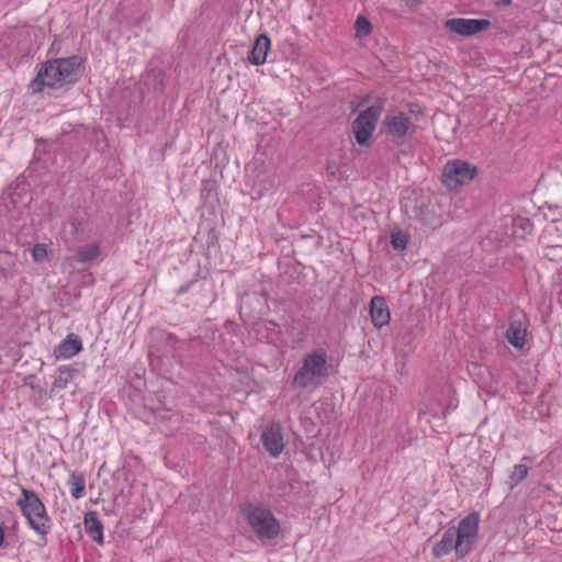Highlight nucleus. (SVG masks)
<instances>
[{"label":"nucleus","mask_w":562,"mask_h":562,"mask_svg":"<svg viewBox=\"0 0 562 562\" xmlns=\"http://www.w3.org/2000/svg\"><path fill=\"white\" fill-rule=\"evenodd\" d=\"M528 325L529 321L525 312L521 310L512 311L505 336L516 349H521L525 346Z\"/></svg>","instance_id":"9d476101"},{"label":"nucleus","mask_w":562,"mask_h":562,"mask_svg":"<svg viewBox=\"0 0 562 562\" xmlns=\"http://www.w3.org/2000/svg\"><path fill=\"white\" fill-rule=\"evenodd\" d=\"M194 283H195V280H191V281L187 282L186 284L181 285V286L178 289L177 293H178V294H184V293H187V292L191 289V286H192Z\"/></svg>","instance_id":"bb28decb"},{"label":"nucleus","mask_w":562,"mask_h":562,"mask_svg":"<svg viewBox=\"0 0 562 562\" xmlns=\"http://www.w3.org/2000/svg\"><path fill=\"white\" fill-rule=\"evenodd\" d=\"M329 375L328 353L324 348H315L307 352L302 366L294 373L292 386L294 389L317 387Z\"/></svg>","instance_id":"f03ea898"},{"label":"nucleus","mask_w":562,"mask_h":562,"mask_svg":"<svg viewBox=\"0 0 562 562\" xmlns=\"http://www.w3.org/2000/svg\"><path fill=\"white\" fill-rule=\"evenodd\" d=\"M533 224L529 218L518 216L513 220V231L516 236L524 238L526 235L531 234Z\"/></svg>","instance_id":"aec40b11"},{"label":"nucleus","mask_w":562,"mask_h":562,"mask_svg":"<svg viewBox=\"0 0 562 562\" xmlns=\"http://www.w3.org/2000/svg\"><path fill=\"white\" fill-rule=\"evenodd\" d=\"M528 465L527 464H524V463H520V464H516L514 468H513V471L510 472L509 474V477H508V486L509 488H514L515 486H517L528 474Z\"/></svg>","instance_id":"412c9836"},{"label":"nucleus","mask_w":562,"mask_h":562,"mask_svg":"<svg viewBox=\"0 0 562 562\" xmlns=\"http://www.w3.org/2000/svg\"><path fill=\"white\" fill-rule=\"evenodd\" d=\"M69 492H85V477L80 473L72 472L67 480Z\"/></svg>","instance_id":"b1692460"},{"label":"nucleus","mask_w":562,"mask_h":562,"mask_svg":"<svg viewBox=\"0 0 562 562\" xmlns=\"http://www.w3.org/2000/svg\"><path fill=\"white\" fill-rule=\"evenodd\" d=\"M409 116L404 112L387 113L382 122L385 133L397 144H403L412 128Z\"/></svg>","instance_id":"1a4fd4ad"},{"label":"nucleus","mask_w":562,"mask_h":562,"mask_svg":"<svg viewBox=\"0 0 562 562\" xmlns=\"http://www.w3.org/2000/svg\"><path fill=\"white\" fill-rule=\"evenodd\" d=\"M370 316L373 326L376 328H381L390 323L391 314L383 296L375 295L371 299Z\"/></svg>","instance_id":"4468645a"},{"label":"nucleus","mask_w":562,"mask_h":562,"mask_svg":"<svg viewBox=\"0 0 562 562\" xmlns=\"http://www.w3.org/2000/svg\"><path fill=\"white\" fill-rule=\"evenodd\" d=\"M408 235L407 233L398 229L391 233V245L395 250H404L408 244Z\"/></svg>","instance_id":"5701e85b"},{"label":"nucleus","mask_w":562,"mask_h":562,"mask_svg":"<svg viewBox=\"0 0 562 562\" xmlns=\"http://www.w3.org/2000/svg\"><path fill=\"white\" fill-rule=\"evenodd\" d=\"M4 544V530L3 527L0 525V547Z\"/></svg>","instance_id":"c85d7f7f"},{"label":"nucleus","mask_w":562,"mask_h":562,"mask_svg":"<svg viewBox=\"0 0 562 562\" xmlns=\"http://www.w3.org/2000/svg\"><path fill=\"white\" fill-rule=\"evenodd\" d=\"M150 348L161 356L171 357L175 361L182 363L186 353L190 350V342L199 340L200 337L191 336L189 339H180L175 334L164 328H153L149 333Z\"/></svg>","instance_id":"20e7f679"},{"label":"nucleus","mask_w":562,"mask_h":562,"mask_svg":"<svg viewBox=\"0 0 562 562\" xmlns=\"http://www.w3.org/2000/svg\"><path fill=\"white\" fill-rule=\"evenodd\" d=\"M261 441L265 449L273 458L281 454L284 448L282 427L279 423L267 425L261 432Z\"/></svg>","instance_id":"f8f14e48"},{"label":"nucleus","mask_w":562,"mask_h":562,"mask_svg":"<svg viewBox=\"0 0 562 562\" xmlns=\"http://www.w3.org/2000/svg\"><path fill=\"white\" fill-rule=\"evenodd\" d=\"M75 496V498H79L80 496H82L83 494H72Z\"/></svg>","instance_id":"c756f323"},{"label":"nucleus","mask_w":562,"mask_h":562,"mask_svg":"<svg viewBox=\"0 0 562 562\" xmlns=\"http://www.w3.org/2000/svg\"><path fill=\"white\" fill-rule=\"evenodd\" d=\"M101 254L99 243H92L87 246L79 247L76 251V261L79 263H91Z\"/></svg>","instance_id":"6ab92c4d"},{"label":"nucleus","mask_w":562,"mask_h":562,"mask_svg":"<svg viewBox=\"0 0 562 562\" xmlns=\"http://www.w3.org/2000/svg\"><path fill=\"white\" fill-rule=\"evenodd\" d=\"M477 175L476 167L468 161L449 160L442 169V183L450 190H459Z\"/></svg>","instance_id":"0eeeda50"},{"label":"nucleus","mask_w":562,"mask_h":562,"mask_svg":"<svg viewBox=\"0 0 562 562\" xmlns=\"http://www.w3.org/2000/svg\"><path fill=\"white\" fill-rule=\"evenodd\" d=\"M82 350V340L76 334H68L61 342L55 347L54 355L57 359H69Z\"/></svg>","instance_id":"dca6fc26"},{"label":"nucleus","mask_w":562,"mask_h":562,"mask_svg":"<svg viewBox=\"0 0 562 562\" xmlns=\"http://www.w3.org/2000/svg\"><path fill=\"white\" fill-rule=\"evenodd\" d=\"M88 222L87 214H76L70 217L69 225L71 227L70 233L74 236L80 235L85 231V226Z\"/></svg>","instance_id":"4be33fe9"},{"label":"nucleus","mask_w":562,"mask_h":562,"mask_svg":"<svg viewBox=\"0 0 562 562\" xmlns=\"http://www.w3.org/2000/svg\"><path fill=\"white\" fill-rule=\"evenodd\" d=\"M18 505L21 507L31 528L45 540V536L50 529L49 518L37 494H23V497L18 501Z\"/></svg>","instance_id":"423d86ee"},{"label":"nucleus","mask_w":562,"mask_h":562,"mask_svg":"<svg viewBox=\"0 0 562 562\" xmlns=\"http://www.w3.org/2000/svg\"><path fill=\"white\" fill-rule=\"evenodd\" d=\"M355 29L358 37H364L371 33L372 25L366 16L359 15L356 20Z\"/></svg>","instance_id":"393cba45"},{"label":"nucleus","mask_w":562,"mask_h":562,"mask_svg":"<svg viewBox=\"0 0 562 562\" xmlns=\"http://www.w3.org/2000/svg\"><path fill=\"white\" fill-rule=\"evenodd\" d=\"M510 4H512V0H498L496 2L497 7H506V5H510Z\"/></svg>","instance_id":"cd10ccee"},{"label":"nucleus","mask_w":562,"mask_h":562,"mask_svg":"<svg viewBox=\"0 0 562 562\" xmlns=\"http://www.w3.org/2000/svg\"><path fill=\"white\" fill-rule=\"evenodd\" d=\"M21 492L26 493L30 492L29 490L22 488Z\"/></svg>","instance_id":"7c9ffc66"},{"label":"nucleus","mask_w":562,"mask_h":562,"mask_svg":"<svg viewBox=\"0 0 562 562\" xmlns=\"http://www.w3.org/2000/svg\"><path fill=\"white\" fill-rule=\"evenodd\" d=\"M385 99L378 97L374 103L361 111L352 122V132L360 146H368L384 110Z\"/></svg>","instance_id":"39448f33"},{"label":"nucleus","mask_w":562,"mask_h":562,"mask_svg":"<svg viewBox=\"0 0 562 562\" xmlns=\"http://www.w3.org/2000/svg\"><path fill=\"white\" fill-rule=\"evenodd\" d=\"M452 550H454L458 558H464L467 555L464 550L460 551L459 549V540L454 535V527L448 528L443 532L441 539L432 548V554L436 558H442Z\"/></svg>","instance_id":"ddd939ff"},{"label":"nucleus","mask_w":562,"mask_h":562,"mask_svg":"<svg viewBox=\"0 0 562 562\" xmlns=\"http://www.w3.org/2000/svg\"><path fill=\"white\" fill-rule=\"evenodd\" d=\"M85 71L82 58L74 55L66 58L47 60L42 64L36 77L31 82L34 93L41 92L44 87L60 88L80 80Z\"/></svg>","instance_id":"f257e3e1"},{"label":"nucleus","mask_w":562,"mask_h":562,"mask_svg":"<svg viewBox=\"0 0 562 562\" xmlns=\"http://www.w3.org/2000/svg\"><path fill=\"white\" fill-rule=\"evenodd\" d=\"M85 528L87 533L98 543H103V526L95 512H88L85 515Z\"/></svg>","instance_id":"f3484780"},{"label":"nucleus","mask_w":562,"mask_h":562,"mask_svg":"<svg viewBox=\"0 0 562 562\" xmlns=\"http://www.w3.org/2000/svg\"><path fill=\"white\" fill-rule=\"evenodd\" d=\"M271 42L268 35L260 34L255 40V43L248 54V61L251 65L260 66L263 65L268 59V53L270 50Z\"/></svg>","instance_id":"2eb2a0df"},{"label":"nucleus","mask_w":562,"mask_h":562,"mask_svg":"<svg viewBox=\"0 0 562 562\" xmlns=\"http://www.w3.org/2000/svg\"><path fill=\"white\" fill-rule=\"evenodd\" d=\"M490 26L491 22L486 19L453 18L445 21L447 30L467 37L486 31Z\"/></svg>","instance_id":"9b49d317"},{"label":"nucleus","mask_w":562,"mask_h":562,"mask_svg":"<svg viewBox=\"0 0 562 562\" xmlns=\"http://www.w3.org/2000/svg\"><path fill=\"white\" fill-rule=\"evenodd\" d=\"M240 513L260 539H274L281 531L279 520L271 509L260 503H244Z\"/></svg>","instance_id":"7ed1b4c3"},{"label":"nucleus","mask_w":562,"mask_h":562,"mask_svg":"<svg viewBox=\"0 0 562 562\" xmlns=\"http://www.w3.org/2000/svg\"><path fill=\"white\" fill-rule=\"evenodd\" d=\"M32 256L35 261H43L47 259V249L44 244H36L32 249Z\"/></svg>","instance_id":"a878e982"},{"label":"nucleus","mask_w":562,"mask_h":562,"mask_svg":"<svg viewBox=\"0 0 562 562\" xmlns=\"http://www.w3.org/2000/svg\"><path fill=\"white\" fill-rule=\"evenodd\" d=\"M78 370L72 366H61L57 370V376L55 378L50 392L66 389L67 385L72 381Z\"/></svg>","instance_id":"a211bd4d"},{"label":"nucleus","mask_w":562,"mask_h":562,"mask_svg":"<svg viewBox=\"0 0 562 562\" xmlns=\"http://www.w3.org/2000/svg\"><path fill=\"white\" fill-rule=\"evenodd\" d=\"M480 515L471 513L459 521L454 528V535L459 540L460 551L464 550L467 555L472 551L479 536Z\"/></svg>","instance_id":"6e6552de"}]
</instances>
